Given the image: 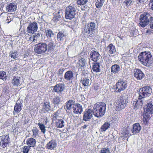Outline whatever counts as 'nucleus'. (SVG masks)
I'll list each match as a JSON object with an SVG mask.
<instances>
[{
  "mask_svg": "<svg viewBox=\"0 0 153 153\" xmlns=\"http://www.w3.org/2000/svg\"><path fill=\"white\" fill-rule=\"evenodd\" d=\"M94 88L96 90H97V88H98L97 87H96V86H94Z\"/></svg>",
  "mask_w": 153,
  "mask_h": 153,
  "instance_id": "680f3d73",
  "label": "nucleus"
},
{
  "mask_svg": "<svg viewBox=\"0 0 153 153\" xmlns=\"http://www.w3.org/2000/svg\"><path fill=\"white\" fill-rule=\"evenodd\" d=\"M33 132V137H36L38 135V131L36 128H34L32 130Z\"/></svg>",
  "mask_w": 153,
  "mask_h": 153,
  "instance_id": "8fccbe9b",
  "label": "nucleus"
},
{
  "mask_svg": "<svg viewBox=\"0 0 153 153\" xmlns=\"http://www.w3.org/2000/svg\"><path fill=\"white\" fill-rule=\"evenodd\" d=\"M6 79V73L4 71H0V79L5 80Z\"/></svg>",
  "mask_w": 153,
  "mask_h": 153,
  "instance_id": "c03bdc74",
  "label": "nucleus"
},
{
  "mask_svg": "<svg viewBox=\"0 0 153 153\" xmlns=\"http://www.w3.org/2000/svg\"><path fill=\"white\" fill-rule=\"evenodd\" d=\"M134 77L138 80H141L144 76V74L141 71L138 69L134 70Z\"/></svg>",
  "mask_w": 153,
  "mask_h": 153,
  "instance_id": "ddd939ff",
  "label": "nucleus"
},
{
  "mask_svg": "<svg viewBox=\"0 0 153 153\" xmlns=\"http://www.w3.org/2000/svg\"><path fill=\"white\" fill-rule=\"evenodd\" d=\"M74 112L76 114H80L82 111V108L79 104H75L73 107Z\"/></svg>",
  "mask_w": 153,
  "mask_h": 153,
  "instance_id": "a211bd4d",
  "label": "nucleus"
},
{
  "mask_svg": "<svg viewBox=\"0 0 153 153\" xmlns=\"http://www.w3.org/2000/svg\"><path fill=\"white\" fill-rule=\"evenodd\" d=\"M0 142L1 146L3 148L6 147L9 143V138L7 135L2 136Z\"/></svg>",
  "mask_w": 153,
  "mask_h": 153,
  "instance_id": "2eb2a0df",
  "label": "nucleus"
},
{
  "mask_svg": "<svg viewBox=\"0 0 153 153\" xmlns=\"http://www.w3.org/2000/svg\"><path fill=\"white\" fill-rule=\"evenodd\" d=\"M139 0V1L141 3H143L146 1V0Z\"/></svg>",
  "mask_w": 153,
  "mask_h": 153,
  "instance_id": "bf43d9fd",
  "label": "nucleus"
},
{
  "mask_svg": "<svg viewBox=\"0 0 153 153\" xmlns=\"http://www.w3.org/2000/svg\"><path fill=\"white\" fill-rule=\"evenodd\" d=\"M30 149V147L28 146H25L22 149L23 153H28Z\"/></svg>",
  "mask_w": 153,
  "mask_h": 153,
  "instance_id": "3c124183",
  "label": "nucleus"
},
{
  "mask_svg": "<svg viewBox=\"0 0 153 153\" xmlns=\"http://www.w3.org/2000/svg\"><path fill=\"white\" fill-rule=\"evenodd\" d=\"M65 85L63 83H59L56 85L53 88V90L56 92L62 91L64 88Z\"/></svg>",
  "mask_w": 153,
  "mask_h": 153,
  "instance_id": "aec40b11",
  "label": "nucleus"
},
{
  "mask_svg": "<svg viewBox=\"0 0 153 153\" xmlns=\"http://www.w3.org/2000/svg\"><path fill=\"white\" fill-rule=\"evenodd\" d=\"M119 37V38H120L121 39H122V38H121V37Z\"/></svg>",
  "mask_w": 153,
  "mask_h": 153,
  "instance_id": "0e129e2a",
  "label": "nucleus"
},
{
  "mask_svg": "<svg viewBox=\"0 0 153 153\" xmlns=\"http://www.w3.org/2000/svg\"><path fill=\"white\" fill-rule=\"evenodd\" d=\"M56 127L58 128H62L64 126V122L62 119L57 120L55 122Z\"/></svg>",
  "mask_w": 153,
  "mask_h": 153,
  "instance_id": "473e14b6",
  "label": "nucleus"
},
{
  "mask_svg": "<svg viewBox=\"0 0 153 153\" xmlns=\"http://www.w3.org/2000/svg\"><path fill=\"white\" fill-rule=\"evenodd\" d=\"M61 98L60 96H56L53 98V103L56 105H58L62 102Z\"/></svg>",
  "mask_w": 153,
  "mask_h": 153,
  "instance_id": "4c0bfd02",
  "label": "nucleus"
},
{
  "mask_svg": "<svg viewBox=\"0 0 153 153\" xmlns=\"http://www.w3.org/2000/svg\"><path fill=\"white\" fill-rule=\"evenodd\" d=\"M151 2H152V5H151V8L153 10V0H152Z\"/></svg>",
  "mask_w": 153,
  "mask_h": 153,
  "instance_id": "052dcab7",
  "label": "nucleus"
},
{
  "mask_svg": "<svg viewBox=\"0 0 153 153\" xmlns=\"http://www.w3.org/2000/svg\"><path fill=\"white\" fill-rule=\"evenodd\" d=\"M40 37V35L39 33H35L33 35L31 41L33 42H35L39 39Z\"/></svg>",
  "mask_w": 153,
  "mask_h": 153,
  "instance_id": "79ce46f5",
  "label": "nucleus"
},
{
  "mask_svg": "<svg viewBox=\"0 0 153 153\" xmlns=\"http://www.w3.org/2000/svg\"><path fill=\"white\" fill-rule=\"evenodd\" d=\"M65 35L62 31L59 32L57 35V38L60 41L63 40L65 38Z\"/></svg>",
  "mask_w": 153,
  "mask_h": 153,
  "instance_id": "ea45409f",
  "label": "nucleus"
},
{
  "mask_svg": "<svg viewBox=\"0 0 153 153\" xmlns=\"http://www.w3.org/2000/svg\"><path fill=\"white\" fill-rule=\"evenodd\" d=\"M138 97V100L134 101L133 102V108L134 109H137L138 108H141L143 105V100Z\"/></svg>",
  "mask_w": 153,
  "mask_h": 153,
  "instance_id": "f8f14e48",
  "label": "nucleus"
},
{
  "mask_svg": "<svg viewBox=\"0 0 153 153\" xmlns=\"http://www.w3.org/2000/svg\"><path fill=\"white\" fill-rule=\"evenodd\" d=\"M93 111L91 109L86 110L84 112L83 120L85 121H89L92 117Z\"/></svg>",
  "mask_w": 153,
  "mask_h": 153,
  "instance_id": "9b49d317",
  "label": "nucleus"
},
{
  "mask_svg": "<svg viewBox=\"0 0 153 153\" xmlns=\"http://www.w3.org/2000/svg\"><path fill=\"white\" fill-rule=\"evenodd\" d=\"M74 74L71 71H67L64 75L65 79L68 81L72 80L73 79Z\"/></svg>",
  "mask_w": 153,
  "mask_h": 153,
  "instance_id": "412c9836",
  "label": "nucleus"
},
{
  "mask_svg": "<svg viewBox=\"0 0 153 153\" xmlns=\"http://www.w3.org/2000/svg\"><path fill=\"white\" fill-rule=\"evenodd\" d=\"M54 46L55 45L54 44V42L52 41L50 42L48 44L49 47L51 49H52Z\"/></svg>",
  "mask_w": 153,
  "mask_h": 153,
  "instance_id": "864d4df0",
  "label": "nucleus"
},
{
  "mask_svg": "<svg viewBox=\"0 0 153 153\" xmlns=\"http://www.w3.org/2000/svg\"><path fill=\"white\" fill-rule=\"evenodd\" d=\"M149 22L150 23L149 25L151 29L153 30V17H152V20L150 21Z\"/></svg>",
  "mask_w": 153,
  "mask_h": 153,
  "instance_id": "6e6d98bb",
  "label": "nucleus"
},
{
  "mask_svg": "<svg viewBox=\"0 0 153 153\" xmlns=\"http://www.w3.org/2000/svg\"><path fill=\"white\" fill-rule=\"evenodd\" d=\"M78 63L79 64L80 67L81 68H84L86 67V60L85 59L82 58L80 59L78 61Z\"/></svg>",
  "mask_w": 153,
  "mask_h": 153,
  "instance_id": "72a5a7b5",
  "label": "nucleus"
},
{
  "mask_svg": "<svg viewBox=\"0 0 153 153\" xmlns=\"http://www.w3.org/2000/svg\"><path fill=\"white\" fill-rule=\"evenodd\" d=\"M22 103L17 101L14 107V111L13 112L14 115H15V113H18L19 112L22 110Z\"/></svg>",
  "mask_w": 153,
  "mask_h": 153,
  "instance_id": "6ab92c4d",
  "label": "nucleus"
},
{
  "mask_svg": "<svg viewBox=\"0 0 153 153\" xmlns=\"http://www.w3.org/2000/svg\"><path fill=\"white\" fill-rule=\"evenodd\" d=\"M13 19L11 18L10 16L7 17L5 22L7 23H9L11 21H12Z\"/></svg>",
  "mask_w": 153,
  "mask_h": 153,
  "instance_id": "5fc2aeb1",
  "label": "nucleus"
},
{
  "mask_svg": "<svg viewBox=\"0 0 153 153\" xmlns=\"http://www.w3.org/2000/svg\"><path fill=\"white\" fill-rule=\"evenodd\" d=\"M134 3L133 0H125L123 2V4L127 7H129L133 4Z\"/></svg>",
  "mask_w": 153,
  "mask_h": 153,
  "instance_id": "58836bf2",
  "label": "nucleus"
},
{
  "mask_svg": "<svg viewBox=\"0 0 153 153\" xmlns=\"http://www.w3.org/2000/svg\"><path fill=\"white\" fill-rule=\"evenodd\" d=\"M105 0H95V6L97 8H100L102 6Z\"/></svg>",
  "mask_w": 153,
  "mask_h": 153,
  "instance_id": "f704fd0d",
  "label": "nucleus"
},
{
  "mask_svg": "<svg viewBox=\"0 0 153 153\" xmlns=\"http://www.w3.org/2000/svg\"><path fill=\"white\" fill-rule=\"evenodd\" d=\"M95 28V24L94 23L91 22L88 24L85 25L82 30V33L85 35L87 36H89V34L92 33Z\"/></svg>",
  "mask_w": 153,
  "mask_h": 153,
  "instance_id": "423d86ee",
  "label": "nucleus"
},
{
  "mask_svg": "<svg viewBox=\"0 0 153 153\" xmlns=\"http://www.w3.org/2000/svg\"><path fill=\"white\" fill-rule=\"evenodd\" d=\"M60 13V12H58V13Z\"/></svg>",
  "mask_w": 153,
  "mask_h": 153,
  "instance_id": "69168bd1",
  "label": "nucleus"
},
{
  "mask_svg": "<svg viewBox=\"0 0 153 153\" xmlns=\"http://www.w3.org/2000/svg\"><path fill=\"white\" fill-rule=\"evenodd\" d=\"M120 68L119 65L117 64L114 65L111 67V72L114 74L117 73L120 71Z\"/></svg>",
  "mask_w": 153,
  "mask_h": 153,
  "instance_id": "2f4dec72",
  "label": "nucleus"
},
{
  "mask_svg": "<svg viewBox=\"0 0 153 153\" xmlns=\"http://www.w3.org/2000/svg\"><path fill=\"white\" fill-rule=\"evenodd\" d=\"M152 17L148 13L141 14L140 16V24L142 27H145L151 21Z\"/></svg>",
  "mask_w": 153,
  "mask_h": 153,
  "instance_id": "39448f33",
  "label": "nucleus"
},
{
  "mask_svg": "<svg viewBox=\"0 0 153 153\" xmlns=\"http://www.w3.org/2000/svg\"><path fill=\"white\" fill-rule=\"evenodd\" d=\"M110 126V124L109 122H106L102 126L100 129V133L104 131H105L108 129Z\"/></svg>",
  "mask_w": 153,
  "mask_h": 153,
  "instance_id": "cd10ccee",
  "label": "nucleus"
},
{
  "mask_svg": "<svg viewBox=\"0 0 153 153\" xmlns=\"http://www.w3.org/2000/svg\"><path fill=\"white\" fill-rule=\"evenodd\" d=\"M65 12V18L70 20L74 18L76 14L75 8L71 6H69L66 7Z\"/></svg>",
  "mask_w": 153,
  "mask_h": 153,
  "instance_id": "20e7f679",
  "label": "nucleus"
},
{
  "mask_svg": "<svg viewBox=\"0 0 153 153\" xmlns=\"http://www.w3.org/2000/svg\"><path fill=\"white\" fill-rule=\"evenodd\" d=\"M141 128V126L138 123L134 124L133 126L132 133L133 134H136L140 132Z\"/></svg>",
  "mask_w": 153,
  "mask_h": 153,
  "instance_id": "f3484780",
  "label": "nucleus"
},
{
  "mask_svg": "<svg viewBox=\"0 0 153 153\" xmlns=\"http://www.w3.org/2000/svg\"><path fill=\"white\" fill-rule=\"evenodd\" d=\"M60 112L59 111H58L53 115L52 116L53 121H54L58 118Z\"/></svg>",
  "mask_w": 153,
  "mask_h": 153,
  "instance_id": "49530a36",
  "label": "nucleus"
},
{
  "mask_svg": "<svg viewBox=\"0 0 153 153\" xmlns=\"http://www.w3.org/2000/svg\"><path fill=\"white\" fill-rule=\"evenodd\" d=\"M25 37L28 40L31 41L32 40V36L28 34H25Z\"/></svg>",
  "mask_w": 153,
  "mask_h": 153,
  "instance_id": "603ef678",
  "label": "nucleus"
},
{
  "mask_svg": "<svg viewBox=\"0 0 153 153\" xmlns=\"http://www.w3.org/2000/svg\"><path fill=\"white\" fill-rule=\"evenodd\" d=\"M77 3L78 5H82L85 4L88 0H77Z\"/></svg>",
  "mask_w": 153,
  "mask_h": 153,
  "instance_id": "09e8293b",
  "label": "nucleus"
},
{
  "mask_svg": "<svg viewBox=\"0 0 153 153\" xmlns=\"http://www.w3.org/2000/svg\"><path fill=\"white\" fill-rule=\"evenodd\" d=\"M147 153H153V149H149L147 151Z\"/></svg>",
  "mask_w": 153,
  "mask_h": 153,
  "instance_id": "13d9d810",
  "label": "nucleus"
},
{
  "mask_svg": "<svg viewBox=\"0 0 153 153\" xmlns=\"http://www.w3.org/2000/svg\"><path fill=\"white\" fill-rule=\"evenodd\" d=\"M144 111L146 113L152 114L153 113V105L152 102L149 103L147 105L146 108Z\"/></svg>",
  "mask_w": 153,
  "mask_h": 153,
  "instance_id": "393cba45",
  "label": "nucleus"
},
{
  "mask_svg": "<svg viewBox=\"0 0 153 153\" xmlns=\"http://www.w3.org/2000/svg\"><path fill=\"white\" fill-rule=\"evenodd\" d=\"M44 33L48 39L51 41H52V39L54 37V34L51 30H45Z\"/></svg>",
  "mask_w": 153,
  "mask_h": 153,
  "instance_id": "5701e85b",
  "label": "nucleus"
},
{
  "mask_svg": "<svg viewBox=\"0 0 153 153\" xmlns=\"http://www.w3.org/2000/svg\"><path fill=\"white\" fill-rule=\"evenodd\" d=\"M12 82L14 85H19L20 82V77L18 76H14L12 80Z\"/></svg>",
  "mask_w": 153,
  "mask_h": 153,
  "instance_id": "c756f323",
  "label": "nucleus"
},
{
  "mask_svg": "<svg viewBox=\"0 0 153 153\" xmlns=\"http://www.w3.org/2000/svg\"><path fill=\"white\" fill-rule=\"evenodd\" d=\"M90 55L91 58L94 62H97L98 60H101V56L97 52L95 51L92 52Z\"/></svg>",
  "mask_w": 153,
  "mask_h": 153,
  "instance_id": "4468645a",
  "label": "nucleus"
},
{
  "mask_svg": "<svg viewBox=\"0 0 153 153\" xmlns=\"http://www.w3.org/2000/svg\"><path fill=\"white\" fill-rule=\"evenodd\" d=\"M47 49V45L45 43H40L35 45L34 51L38 54L45 53Z\"/></svg>",
  "mask_w": 153,
  "mask_h": 153,
  "instance_id": "0eeeda50",
  "label": "nucleus"
},
{
  "mask_svg": "<svg viewBox=\"0 0 153 153\" xmlns=\"http://www.w3.org/2000/svg\"><path fill=\"white\" fill-rule=\"evenodd\" d=\"M59 75L62 74L63 72V69H59Z\"/></svg>",
  "mask_w": 153,
  "mask_h": 153,
  "instance_id": "4d7b16f0",
  "label": "nucleus"
},
{
  "mask_svg": "<svg viewBox=\"0 0 153 153\" xmlns=\"http://www.w3.org/2000/svg\"><path fill=\"white\" fill-rule=\"evenodd\" d=\"M38 30L37 23L36 22L30 23L27 27V31L28 33L33 34Z\"/></svg>",
  "mask_w": 153,
  "mask_h": 153,
  "instance_id": "1a4fd4ad",
  "label": "nucleus"
},
{
  "mask_svg": "<svg viewBox=\"0 0 153 153\" xmlns=\"http://www.w3.org/2000/svg\"><path fill=\"white\" fill-rule=\"evenodd\" d=\"M130 135L131 134H129V130L126 128H124L120 134L121 137H126Z\"/></svg>",
  "mask_w": 153,
  "mask_h": 153,
  "instance_id": "bb28decb",
  "label": "nucleus"
},
{
  "mask_svg": "<svg viewBox=\"0 0 153 153\" xmlns=\"http://www.w3.org/2000/svg\"><path fill=\"white\" fill-rule=\"evenodd\" d=\"M38 126L40 128L41 131L43 133H44L45 131V127L43 124L39 123L38 124Z\"/></svg>",
  "mask_w": 153,
  "mask_h": 153,
  "instance_id": "a18cd8bd",
  "label": "nucleus"
},
{
  "mask_svg": "<svg viewBox=\"0 0 153 153\" xmlns=\"http://www.w3.org/2000/svg\"><path fill=\"white\" fill-rule=\"evenodd\" d=\"M100 65L98 62L94 63L93 66L92 70L94 72H99L100 71Z\"/></svg>",
  "mask_w": 153,
  "mask_h": 153,
  "instance_id": "c9c22d12",
  "label": "nucleus"
},
{
  "mask_svg": "<svg viewBox=\"0 0 153 153\" xmlns=\"http://www.w3.org/2000/svg\"><path fill=\"white\" fill-rule=\"evenodd\" d=\"M106 108V104L105 103L97 102L93 107V114L97 117H101L105 114Z\"/></svg>",
  "mask_w": 153,
  "mask_h": 153,
  "instance_id": "f03ea898",
  "label": "nucleus"
},
{
  "mask_svg": "<svg viewBox=\"0 0 153 153\" xmlns=\"http://www.w3.org/2000/svg\"><path fill=\"white\" fill-rule=\"evenodd\" d=\"M127 102L126 99L123 100L122 97L120 98L115 101L114 103V106L117 111H120L125 108Z\"/></svg>",
  "mask_w": 153,
  "mask_h": 153,
  "instance_id": "6e6552de",
  "label": "nucleus"
},
{
  "mask_svg": "<svg viewBox=\"0 0 153 153\" xmlns=\"http://www.w3.org/2000/svg\"><path fill=\"white\" fill-rule=\"evenodd\" d=\"M149 114V113H146V114L143 115V121L144 123H146L149 119L150 116Z\"/></svg>",
  "mask_w": 153,
  "mask_h": 153,
  "instance_id": "37998d69",
  "label": "nucleus"
},
{
  "mask_svg": "<svg viewBox=\"0 0 153 153\" xmlns=\"http://www.w3.org/2000/svg\"><path fill=\"white\" fill-rule=\"evenodd\" d=\"M2 17V16L1 15V16H0V18H1Z\"/></svg>",
  "mask_w": 153,
  "mask_h": 153,
  "instance_id": "e2e57ef3",
  "label": "nucleus"
},
{
  "mask_svg": "<svg viewBox=\"0 0 153 153\" xmlns=\"http://www.w3.org/2000/svg\"><path fill=\"white\" fill-rule=\"evenodd\" d=\"M152 92V89L151 87L145 86L140 88L139 91V97H141L143 100L144 98L149 96Z\"/></svg>",
  "mask_w": 153,
  "mask_h": 153,
  "instance_id": "7ed1b4c3",
  "label": "nucleus"
},
{
  "mask_svg": "<svg viewBox=\"0 0 153 153\" xmlns=\"http://www.w3.org/2000/svg\"><path fill=\"white\" fill-rule=\"evenodd\" d=\"M36 140L32 137L27 139L26 141V143L29 147H34L36 145Z\"/></svg>",
  "mask_w": 153,
  "mask_h": 153,
  "instance_id": "a878e982",
  "label": "nucleus"
},
{
  "mask_svg": "<svg viewBox=\"0 0 153 153\" xmlns=\"http://www.w3.org/2000/svg\"><path fill=\"white\" fill-rule=\"evenodd\" d=\"M138 58L139 61L145 66H150L153 63V59L150 52L145 51L141 53Z\"/></svg>",
  "mask_w": 153,
  "mask_h": 153,
  "instance_id": "f257e3e1",
  "label": "nucleus"
},
{
  "mask_svg": "<svg viewBox=\"0 0 153 153\" xmlns=\"http://www.w3.org/2000/svg\"><path fill=\"white\" fill-rule=\"evenodd\" d=\"M107 50L111 54H114L116 52L115 46L112 44H110L107 48Z\"/></svg>",
  "mask_w": 153,
  "mask_h": 153,
  "instance_id": "7c9ffc66",
  "label": "nucleus"
},
{
  "mask_svg": "<svg viewBox=\"0 0 153 153\" xmlns=\"http://www.w3.org/2000/svg\"><path fill=\"white\" fill-rule=\"evenodd\" d=\"M6 10L10 13H13L16 10V6L14 3H10L6 7Z\"/></svg>",
  "mask_w": 153,
  "mask_h": 153,
  "instance_id": "4be33fe9",
  "label": "nucleus"
},
{
  "mask_svg": "<svg viewBox=\"0 0 153 153\" xmlns=\"http://www.w3.org/2000/svg\"><path fill=\"white\" fill-rule=\"evenodd\" d=\"M57 146L56 141L52 140L49 141L46 145V148L50 150L54 149Z\"/></svg>",
  "mask_w": 153,
  "mask_h": 153,
  "instance_id": "dca6fc26",
  "label": "nucleus"
},
{
  "mask_svg": "<svg viewBox=\"0 0 153 153\" xmlns=\"http://www.w3.org/2000/svg\"><path fill=\"white\" fill-rule=\"evenodd\" d=\"M17 53L16 51H12L9 53V56L11 58L15 59L18 57V54Z\"/></svg>",
  "mask_w": 153,
  "mask_h": 153,
  "instance_id": "a19ab883",
  "label": "nucleus"
},
{
  "mask_svg": "<svg viewBox=\"0 0 153 153\" xmlns=\"http://www.w3.org/2000/svg\"><path fill=\"white\" fill-rule=\"evenodd\" d=\"M127 86V83L126 82L119 80L116 84V89L118 92H120L126 88Z\"/></svg>",
  "mask_w": 153,
  "mask_h": 153,
  "instance_id": "9d476101",
  "label": "nucleus"
},
{
  "mask_svg": "<svg viewBox=\"0 0 153 153\" xmlns=\"http://www.w3.org/2000/svg\"><path fill=\"white\" fill-rule=\"evenodd\" d=\"M81 82L84 86H87L90 84V81L88 77H83L81 79Z\"/></svg>",
  "mask_w": 153,
  "mask_h": 153,
  "instance_id": "e433bc0d",
  "label": "nucleus"
},
{
  "mask_svg": "<svg viewBox=\"0 0 153 153\" xmlns=\"http://www.w3.org/2000/svg\"><path fill=\"white\" fill-rule=\"evenodd\" d=\"M51 111V108L49 102H46L44 103V105L42 109V111L44 113L48 112Z\"/></svg>",
  "mask_w": 153,
  "mask_h": 153,
  "instance_id": "b1692460",
  "label": "nucleus"
},
{
  "mask_svg": "<svg viewBox=\"0 0 153 153\" xmlns=\"http://www.w3.org/2000/svg\"><path fill=\"white\" fill-rule=\"evenodd\" d=\"M100 153H110V152L108 148H104L101 149Z\"/></svg>",
  "mask_w": 153,
  "mask_h": 153,
  "instance_id": "de8ad7c7",
  "label": "nucleus"
},
{
  "mask_svg": "<svg viewBox=\"0 0 153 153\" xmlns=\"http://www.w3.org/2000/svg\"><path fill=\"white\" fill-rule=\"evenodd\" d=\"M75 101L72 100H70L66 103L65 108L67 110H71L74 105Z\"/></svg>",
  "mask_w": 153,
  "mask_h": 153,
  "instance_id": "c85d7f7f",
  "label": "nucleus"
}]
</instances>
